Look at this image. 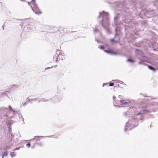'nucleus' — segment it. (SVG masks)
<instances>
[{
    "label": "nucleus",
    "mask_w": 158,
    "mask_h": 158,
    "mask_svg": "<svg viewBox=\"0 0 158 158\" xmlns=\"http://www.w3.org/2000/svg\"><path fill=\"white\" fill-rule=\"evenodd\" d=\"M13 112L14 114L17 112L15 109H13L10 106H9L8 109L4 107L0 108V120L4 119V121L6 122V124L7 126H10L13 124L14 122L13 121L10 119V118H12L13 116H10L8 115L9 112ZM1 121H0V122ZM2 124L0 122V126Z\"/></svg>",
    "instance_id": "nucleus-1"
},
{
    "label": "nucleus",
    "mask_w": 158,
    "mask_h": 158,
    "mask_svg": "<svg viewBox=\"0 0 158 158\" xmlns=\"http://www.w3.org/2000/svg\"><path fill=\"white\" fill-rule=\"evenodd\" d=\"M99 16L98 18L101 16H102V20L101 22V24L105 29H106L108 33H110V31L106 28V27L109 24V16L107 13L104 11H103L102 13H99Z\"/></svg>",
    "instance_id": "nucleus-2"
},
{
    "label": "nucleus",
    "mask_w": 158,
    "mask_h": 158,
    "mask_svg": "<svg viewBox=\"0 0 158 158\" xmlns=\"http://www.w3.org/2000/svg\"><path fill=\"white\" fill-rule=\"evenodd\" d=\"M35 0H32L31 2H27L28 5L31 7L32 10L36 14L39 15L41 14V11L35 3Z\"/></svg>",
    "instance_id": "nucleus-3"
},
{
    "label": "nucleus",
    "mask_w": 158,
    "mask_h": 158,
    "mask_svg": "<svg viewBox=\"0 0 158 158\" xmlns=\"http://www.w3.org/2000/svg\"><path fill=\"white\" fill-rule=\"evenodd\" d=\"M115 98V97H113V99L114 101V104L115 103L117 104H120L124 105H127L130 103V101L128 100H124L122 101V100H120L117 101L115 100L114 99Z\"/></svg>",
    "instance_id": "nucleus-4"
},
{
    "label": "nucleus",
    "mask_w": 158,
    "mask_h": 158,
    "mask_svg": "<svg viewBox=\"0 0 158 158\" xmlns=\"http://www.w3.org/2000/svg\"><path fill=\"white\" fill-rule=\"evenodd\" d=\"M137 121V120L133 117H131L128 121L126 123V126L125 129V131H127L130 130L132 129V126L131 127L129 125L130 122H135Z\"/></svg>",
    "instance_id": "nucleus-5"
},
{
    "label": "nucleus",
    "mask_w": 158,
    "mask_h": 158,
    "mask_svg": "<svg viewBox=\"0 0 158 158\" xmlns=\"http://www.w3.org/2000/svg\"><path fill=\"white\" fill-rule=\"evenodd\" d=\"M65 58L64 56L61 53H60L58 56V57L57 58V60H63Z\"/></svg>",
    "instance_id": "nucleus-6"
},
{
    "label": "nucleus",
    "mask_w": 158,
    "mask_h": 158,
    "mask_svg": "<svg viewBox=\"0 0 158 158\" xmlns=\"http://www.w3.org/2000/svg\"><path fill=\"white\" fill-rule=\"evenodd\" d=\"M104 51L106 52L110 53L111 55H116L117 54L116 53L114 52L113 51H110L105 50Z\"/></svg>",
    "instance_id": "nucleus-7"
},
{
    "label": "nucleus",
    "mask_w": 158,
    "mask_h": 158,
    "mask_svg": "<svg viewBox=\"0 0 158 158\" xmlns=\"http://www.w3.org/2000/svg\"><path fill=\"white\" fill-rule=\"evenodd\" d=\"M135 53L138 55L143 56V53L139 50L136 49L135 50Z\"/></svg>",
    "instance_id": "nucleus-8"
},
{
    "label": "nucleus",
    "mask_w": 158,
    "mask_h": 158,
    "mask_svg": "<svg viewBox=\"0 0 158 158\" xmlns=\"http://www.w3.org/2000/svg\"><path fill=\"white\" fill-rule=\"evenodd\" d=\"M137 35L135 33H134V34L132 35H131V38L133 39V38H136L137 37Z\"/></svg>",
    "instance_id": "nucleus-9"
},
{
    "label": "nucleus",
    "mask_w": 158,
    "mask_h": 158,
    "mask_svg": "<svg viewBox=\"0 0 158 158\" xmlns=\"http://www.w3.org/2000/svg\"><path fill=\"white\" fill-rule=\"evenodd\" d=\"M8 152H4L3 154V155L2 156V158H3L4 156H6L8 155Z\"/></svg>",
    "instance_id": "nucleus-10"
},
{
    "label": "nucleus",
    "mask_w": 158,
    "mask_h": 158,
    "mask_svg": "<svg viewBox=\"0 0 158 158\" xmlns=\"http://www.w3.org/2000/svg\"><path fill=\"white\" fill-rule=\"evenodd\" d=\"M36 98H33L31 99H29V101L30 102H32L36 101H37Z\"/></svg>",
    "instance_id": "nucleus-11"
},
{
    "label": "nucleus",
    "mask_w": 158,
    "mask_h": 158,
    "mask_svg": "<svg viewBox=\"0 0 158 158\" xmlns=\"http://www.w3.org/2000/svg\"><path fill=\"white\" fill-rule=\"evenodd\" d=\"M10 155L11 156V157H13L15 156L16 155L15 154L14 152H11L10 153Z\"/></svg>",
    "instance_id": "nucleus-12"
},
{
    "label": "nucleus",
    "mask_w": 158,
    "mask_h": 158,
    "mask_svg": "<svg viewBox=\"0 0 158 158\" xmlns=\"http://www.w3.org/2000/svg\"><path fill=\"white\" fill-rule=\"evenodd\" d=\"M148 68L149 69H150L151 70H153V71H155V68L154 67H153L152 66L149 65L148 66Z\"/></svg>",
    "instance_id": "nucleus-13"
},
{
    "label": "nucleus",
    "mask_w": 158,
    "mask_h": 158,
    "mask_svg": "<svg viewBox=\"0 0 158 158\" xmlns=\"http://www.w3.org/2000/svg\"><path fill=\"white\" fill-rule=\"evenodd\" d=\"M11 146H7L5 147V148L6 150H8L11 149Z\"/></svg>",
    "instance_id": "nucleus-14"
},
{
    "label": "nucleus",
    "mask_w": 158,
    "mask_h": 158,
    "mask_svg": "<svg viewBox=\"0 0 158 158\" xmlns=\"http://www.w3.org/2000/svg\"><path fill=\"white\" fill-rule=\"evenodd\" d=\"M29 102H30L29 101V100L28 101H26L25 103H24L23 104V106H25L29 103Z\"/></svg>",
    "instance_id": "nucleus-15"
},
{
    "label": "nucleus",
    "mask_w": 158,
    "mask_h": 158,
    "mask_svg": "<svg viewBox=\"0 0 158 158\" xmlns=\"http://www.w3.org/2000/svg\"><path fill=\"white\" fill-rule=\"evenodd\" d=\"M127 61L128 62H134V61L133 60L130 59H129L127 60Z\"/></svg>",
    "instance_id": "nucleus-16"
},
{
    "label": "nucleus",
    "mask_w": 158,
    "mask_h": 158,
    "mask_svg": "<svg viewBox=\"0 0 158 158\" xmlns=\"http://www.w3.org/2000/svg\"><path fill=\"white\" fill-rule=\"evenodd\" d=\"M40 137L43 138V136H35V138L34 139H37L38 138H39Z\"/></svg>",
    "instance_id": "nucleus-17"
},
{
    "label": "nucleus",
    "mask_w": 158,
    "mask_h": 158,
    "mask_svg": "<svg viewBox=\"0 0 158 158\" xmlns=\"http://www.w3.org/2000/svg\"><path fill=\"white\" fill-rule=\"evenodd\" d=\"M114 85V84L113 83H110L109 84V86H112Z\"/></svg>",
    "instance_id": "nucleus-18"
},
{
    "label": "nucleus",
    "mask_w": 158,
    "mask_h": 158,
    "mask_svg": "<svg viewBox=\"0 0 158 158\" xmlns=\"http://www.w3.org/2000/svg\"><path fill=\"white\" fill-rule=\"evenodd\" d=\"M26 146L27 147V148H29L30 147V143H27L26 145Z\"/></svg>",
    "instance_id": "nucleus-19"
},
{
    "label": "nucleus",
    "mask_w": 158,
    "mask_h": 158,
    "mask_svg": "<svg viewBox=\"0 0 158 158\" xmlns=\"http://www.w3.org/2000/svg\"><path fill=\"white\" fill-rule=\"evenodd\" d=\"M104 46H101L100 47V48L102 50H103L104 49Z\"/></svg>",
    "instance_id": "nucleus-20"
},
{
    "label": "nucleus",
    "mask_w": 158,
    "mask_h": 158,
    "mask_svg": "<svg viewBox=\"0 0 158 158\" xmlns=\"http://www.w3.org/2000/svg\"><path fill=\"white\" fill-rule=\"evenodd\" d=\"M112 81H116L117 82H119V81H120L119 80H113Z\"/></svg>",
    "instance_id": "nucleus-21"
},
{
    "label": "nucleus",
    "mask_w": 158,
    "mask_h": 158,
    "mask_svg": "<svg viewBox=\"0 0 158 158\" xmlns=\"http://www.w3.org/2000/svg\"><path fill=\"white\" fill-rule=\"evenodd\" d=\"M42 100H41V101H44V102H47V101H48V100H47L46 99H44V98H42Z\"/></svg>",
    "instance_id": "nucleus-22"
},
{
    "label": "nucleus",
    "mask_w": 158,
    "mask_h": 158,
    "mask_svg": "<svg viewBox=\"0 0 158 158\" xmlns=\"http://www.w3.org/2000/svg\"><path fill=\"white\" fill-rule=\"evenodd\" d=\"M98 31V30L97 29H94V32H97Z\"/></svg>",
    "instance_id": "nucleus-23"
},
{
    "label": "nucleus",
    "mask_w": 158,
    "mask_h": 158,
    "mask_svg": "<svg viewBox=\"0 0 158 158\" xmlns=\"http://www.w3.org/2000/svg\"><path fill=\"white\" fill-rule=\"evenodd\" d=\"M27 31H32V30L31 29L29 28H27Z\"/></svg>",
    "instance_id": "nucleus-24"
},
{
    "label": "nucleus",
    "mask_w": 158,
    "mask_h": 158,
    "mask_svg": "<svg viewBox=\"0 0 158 158\" xmlns=\"http://www.w3.org/2000/svg\"><path fill=\"white\" fill-rule=\"evenodd\" d=\"M6 92L4 93H2L1 92H0V95H3V94H6Z\"/></svg>",
    "instance_id": "nucleus-25"
},
{
    "label": "nucleus",
    "mask_w": 158,
    "mask_h": 158,
    "mask_svg": "<svg viewBox=\"0 0 158 158\" xmlns=\"http://www.w3.org/2000/svg\"><path fill=\"white\" fill-rule=\"evenodd\" d=\"M20 148H18L14 149L13 150L14 151H15V150H19L20 149Z\"/></svg>",
    "instance_id": "nucleus-26"
},
{
    "label": "nucleus",
    "mask_w": 158,
    "mask_h": 158,
    "mask_svg": "<svg viewBox=\"0 0 158 158\" xmlns=\"http://www.w3.org/2000/svg\"><path fill=\"white\" fill-rule=\"evenodd\" d=\"M118 27H117V28L115 29V31H116V35H117V31L118 30Z\"/></svg>",
    "instance_id": "nucleus-27"
},
{
    "label": "nucleus",
    "mask_w": 158,
    "mask_h": 158,
    "mask_svg": "<svg viewBox=\"0 0 158 158\" xmlns=\"http://www.w3.org/2000/svg\"><path fill=\"white\" fill-rule=\"evenodd\" d=\"M8 128H9V131L10 132L11 131V128L10 127H8Z\"/></svg>",
    "instance_id": "nucleus-28"
},
{
    "label": "nucleus",
    "mask_w": 158,
    "mask_h": 158,
    "mask_svg": "<svg viewBox=\"0 0 158 158\" xmlns=\"http://www.w3.org/2000/svg\"><path fill=\"white\" fill-rule=\"evenodd\" d=\"M143 61H141L139 62V64H143Z\"/></svg>",
    "instance_id": "nucleus-29"
},
{
    "label": "nucleus",
    "mask_w": 158,
    "mask_h": 158,
    "mask_svg": "<svg viewBox=\"0 0 158 158\" xmlns=\"http://www.w3.org/2000/svg\"><path fill=\"white\" fill-rule=\"evenodd\" d=\"M110 41L112 42H114V39H111L110 40Z\"/></svg>",
    "instance_id": "nucleus-30"
},
{
    "label": "nucleus",
    "mask_w": 158,
    "mask_h": 158,
    "mask_svg": "<svg viewBox=\"0 0 158 158\" xmlns=\"http://www.w3.org/2000/svg\"><path fill=\"white\" fill-rule=\"evenodd\" d=\"M142 114V113L141 112H139V113H138L137 114V115H140V114Z\"/></svg>",
    "instance_id": "nucleus-31"
},
{
    "label": "nucleus",
    "mask_w": 158,
    "mask_h": 158,
    "mask_svg": "<svg viewBox=\"0 0 158 158\" xmlns=\"http://www.w3.org/2000/svg\"><path fill=\"white\" fill-rule=\"evenodd\" d=\"M108 85V83L106 84H105V83H104V84H103V87H104V85Z\"/></svg>",
    "instance_id": "nucleus-32"
},
{
    "label": "nucleus",
    "mask_w": 158,
    "mask_h": 158,
    "mask_svg": "<svg viewBox=\"0 0 158 158\" xmlns=\"http://www.w3.org/2000/svg\"><path fill=\"white\" fill-rule=\"evenodd\" d=\"M16 86V85H11V88H12L13 87H12V86Z\"/></svg>",
    "instance_id": "nucleus-33"
},
{
    "label": "nucleus",
    "mask_w": 158,
    "mask_h": 158,
    "mask_svg": "<svg viewBox=\"0 0 158 158\" xmlns=\"http://www.w3.org/2000/svg\"><path fill=\"white\" fill-rule=\"evenodd\" d=\"M116 18H115L114 20H115V22L116 21Z\"/></svg>",
    "instance_id": "nucleus-34"
},
{
    "label": "nucleus",
    "mask_w": 158,
    "mask_h": 158,
    "mask_svg": "<svg viewBox=\"0 0 158 158\" xmlns=\"http://www.w3.org/2000/svg\"><path fill=\"white\" fill-rule=\"evenodd\" d=\"M97 41L98 42H99V41H98V40H97Z\"/></svg>",
    "instance_id": "nucleus-35"
},
{
    "label": "nucleus",
    "mask_w": 158,
    "mask_h": 158,
    "mask_svg": "<svg viewBox=\"0 0 158 158\" xmlns=\"http://www.w3.org/2000/svg\"><path fill=\"white\" fill-rule=\"evenodd\" d=\"M121 96L119 95V96L118 97H119V98H120V97H121Z\"/></svg>",
    "instance_id": "nucleus-36"
},
{
    "label": "nucleus",
    "mask_w": 158,
    "mask_h": 158,
    "mask_svg": "<svg viewBox=\"0 0 158 158\" xmlns=\"http://www.w3.org/2000/svg\"><path fill=\"white\" fill-rule=\"evenodd\" d=\"M121 81V82L123 83V81Z\"/></svg>",
    "instance_id": "nucleus-37"
}]
</instances>
